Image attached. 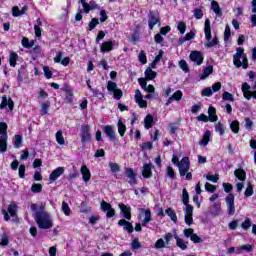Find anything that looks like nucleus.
Instances as JSON below:
<instances>
[{
	"mask_svg": "<svg viewBox=\"0 0 256 256\" xmlns=\"http://www.w3.org/2000/svg\"><path fill=\"white\" fill-rule=\"evenodd\" d=\"M31 211L34 212V220L39 229H51V227H53V217L50 216L49 212L43 209V206L32 204Z\"/></svg>",
	"mask_w": 256,
	"mask_h": 256,
	"instance_id": "obj_1",
	"label": "nucleus"
},
{
	"mask_svg": "<svg viewBox=\"0 0 256 256\" xmlns=\"http://www.w3.org/2000/svg\"><path fill=\"white\" fill-rule=\"evenodd\" d=\"M204 35L206 39V43H204V47L207 49H211V47H215L219 45V38L211 34V21L209 19L205 20L204 23Z\"/></svg>",
	"mask_w": 256,
	"mask_h": 256,
	"instance_id": "obj_2",
	"label": "nucleus"
},
{
	"mask_svg": "<svg viewBox=\"0 0 256 256\" xmlns=\"http://www.w3.org/2000/svg\"><path fill=\"white\" fill-rule=\"evenodd\" d=\"M182 203L185 205V223L186 225H193V206L189 204V192L185 188L182 191Z\"/></svg>",
	"mask_w": 256,
	"mask_h": 256,
	"instance_id": "obj_3",
	"label": "nucleus"
},
{
	"mask_svg": "<svg viewBox=\"0 0 256 256\" xmlns=\"http://www.w3.org/2000/svg\"><path fill=\"white\" fill-rule=\"evenodd\" d=\"M233 64L235 67H243L247 69L249 67V61L247 60V54H245V49L243 47H238L236 53L233 56Z\"/></svg>",
	"mask_w": 256,
	"mask_h": 256,
	"instance_id": "obj_4",
	"label": "nucleus"
},
{
	"mask_svg": "<svg viewBox=\"0 0 256 256\" xmlns=\"http://www.w3.org/2000/svg\"><path fill=\"white\" fill-rule=\"evenodd\" d=\"M17 203L12 202L8 205L7 210L2 209V215H4V221H9L11 217H17Z\"/></svg>",
	"mask_w": 256,
	"mask_h": 256,
	"instance_id": "obj_5",
	"label": "nucleus"
},
{
	"mask_svg": "<svg viewBox=\"0 0 256 256\" xmlns=\"http://www.w3.org/2000/svg\"><path fill=\"white\" fill-rule=\"evenodd\" d=\"M107 90L109 91V93L113 94L114 99H116L117 101H119V99L123 97V91L117 88V83L113 81H108Z\"/></svg>",
	"mask_w": 256,
	"mask_h": 256,
	"instance_id": "obj_6",
	"label": "nucleus"
},
{
	"mask_svg": "<svg viewBox=\"0 0 256 256\" xmlns=\"http://www.w3.org/2000/svg\"><path fill=\"white\" fill-rule=\"evenodd\" d=\"M178 169L180 177H185V175H187L189 169H191V162H189L188 157H184L181 159L180 163H178Z\"/></svg>",
	"mask_w": 256,
	"mask_h": 256,
	"instance_id": "obj_7",
	"label": "nucleus"
},
{
	"mask_svg": "<svg viewBox=\"0 0 256 256\" xmlns=\"http://www.w3.org/2000/svg\"><path fill=\"white\" fill-rule=\"evenodd\" d=\"M8 107V111H13V109H15V102L13 101V99L7 97V96H2V101L0 104V109H7Z\"/></svg>",
	"mask_w": 256,
	"mask_h": 256,
	"instance_id": "obj_8",
	"label": "nucleus"
},
{
	"mask_svg": "<svg viewBox=\"0 0 256 256\" xmlns=\"http://www.w3.org/2000/svg\"><path fill=\"white\" fill-rule=\"evenodd\" d=\"M100 209L106 213V217L111 219V217H115V209L106 201H102L100 204Z\"/></svg>",
	"mask_w": 256,
	"mask_h": 256,
	"instance_id": "obj_9",
	"label": "nucleus"
},
{
	"mask_svg": "<svg viewBox=\"0 0 256 256\" xmlns=\"http://www.w3.org/2000/svg\"><path fill=\"white\" fill-rule=\"evenodd\" d=\"M250 89H251V86H249L247 82L242 84V93L245 99H247V101H251V97L256 99V91H251Z\"/></svg>",
	"mask_w": 256,
	"mask_h": 256,
	"instance_id": "obj_10",
	"label": "nucleus"
},
{
	"mask_svg": "<svg viewBox=\"0 0 256 256\" xmlns=\"http://www.w3.org/2000/svg\"><path fill=\"white\" fill-rule=\"evenodd\" d=\"M81 141L82 143H89L91 141V127L89 125L81 127Z\"/></svg>",
	"mask_w": 256,
	"mask_h": 256,
	"instance_id": "obj_11",
	"label": "nucleus"
},
{
	"mask_svg": "<svg viewBox=\"0 0 256 256\" xmlns=\"http://www.w3.org/2000/svg\"><path fill=\"white\" fill-rule=\"evenodd\" d=\"M140 217H143L144 219L142 220V227H147L148 223H151V210L150 209H145V208H140Z\"/></svg>",
	"mask_w": 256,
	"mask_h": 256,
	"instance_id": "obj_12",
	"label": "nucleus"
},
{
	"mask_svg": "<svg viewBox=\"0 0 256 256\" xmlns=\"http://www.w3.org/2000/svg\"><path fill=\"white\" fill-rule=\"evenodd\" d=\"M115 45H116V47H119L118 42L106 41L101 44L100 51H101V53H109V51H113V49H115Z\"/></svg>",
	"mask_w": 256,
	"mask_h": 256,
	"instance_id": "obj_13",
	"label": "nucleus"
},
{
	"mask_svg": "<svg viewBox=\"0 0 256 256\" xmlns=\"http://www.w3.org/2000/svg\"><path fill=\"white\" fill-rule=\"evenodd\" d=\"M189 58L192 63H196V65H203V53L200 51H192Z\"/></svg>",
	"mask_w": 256,
	"mask_h": 256,
	"instance_id": "obj_14",
	"label": "nucleus"
},
{
	"mask_svg": "<svg viewBox=\"0 0 256 256\" xmlns=\"http://www.w3.org/2000/svg\"><path fill=\"white\" fill-rule=\"evenodd\" d=\"M226 203L228 207V215H235V196L229 194L226 198Z\"/></svg>",
	"mask_w": 256,
	"mask_h": 256,
	"instance_id": "obj_15",
	"label": "nucleus"
},
{
	"mask_svg": "<svg viewBox=\"0 0 256 256\" xmlns=\"http://www.w3.org/2000/svg\"><path fill=\"white\" fill-rule=\"evenodd\" d=\"M134 99L139 107H141V109H145L147 107V100L143 99V94H141V90L137 89L135 91Z\"/></svg>",
	"mask_w": 256,
	"mask_h": 256,
	"instance_id": "obj_16",
	"label": "nucleus"
},
{
	"mask_svg": "<svg viewBox=\"0 0 256 256\" xmlns=\"http://www.w3.org/2000/svg\"><path fill=\"white\" fill-rule=\"evenodd\" d=\"M80 173L82 175V181H84V183H89V181H91V170H89L87 165H82Z\"/></svg>",
	"mask_w": 256,
	"mask_h": 256,
	"instance_id": "obj_17",
	"label": "nucleus"
},
{
	"mask_svg": "<svg viewBox=\"0 0 256 256\" xmlns=\"http://www.w3.org/2000/svg\"><path fill=\"white\" fill-rule=\"evenodd\" d=\"M118 207L121 210L124 219H127V221H131V207L122 203L118 204Z\"/></svg>",
	"mask_w": 256,
	"mask_h": 256,
	"instance_id": "obj_18",
	"label": "nucleus"
},
{
	"mask_svg": "<svg viewBox=\"0 0 256 256\" xmlns=\"http://www.w3.org/2000/svg\"><path fill=\"white\" fill-rule=\"evenodd\" d=\"M126 177L129 178L128 183L130 185H137V174H135L133 168H126Z\"/></svg>",
	"mask_w": 256,
	"mask_h": 256,
	"instance_id": "obj_19",
	"label": "nucleus"
},
{
	"mask_svg": "<svg viewBox=\"0 0 256 256\" xmlns=\"http://www.w3.org/2000/svg\"><path fill=\"white\" fill-rule=\"evenodd\" d=\"M63 173H65V168L63 167H58L55 170H53L49 176L51 183L57 181V179H59V176L63 175Z\"/></svg>",
	"mask_w": 256,
	"mask_h": 256,
	"instance_id": "obj_20",
	"label": "nucleus"
},
{
	"mask_svg": "<svg viewBox=\"0 0 256 256\" xmlns=\"http://www.w3.org/2000/svg\"><path fill=\"white\" fill-rule=\"evenodd\" d=\"M152 169H153V165L151 164L145 163L143 165L142 176L144 177V179H150V177L153 176Z\"/></svg>",
	"mask_w": 256,
	"mask_h": 256,
	"instance_id": "obj_21",
	"label": "nucleus"
},
{
	"mask_svg": "<svg viewBox=\"0 0 256 256\" xmlns=\"http://www.w3.org/2000/svg\"><path fill=\"white\" fill-rule=\"evenodd\" d=\"M29 11V7L24 6L21 10L19 9V6L12 7V15L13 17H21V15H25Z\"/></svg>",
	"mask_w": 256,
	"mask_h": 256,
	"instance_id": "obj_22",
	"label": "nucleus"
},
{
	"mask_svg": "<svg viewBox=\"0 0 256 256\" xmlns=\"http://www.w3.org/2000/svg\"><path fill=\"white\" fill-rule=\"evenodd\" d=\"M181 99H183V92L181 90H178L171 97L168 98L166 105H171L173 101H181Z\"/></svg>",
	"mask_w": 256,
	"mask_h": 256,
	"instance_id": "obj_23",
	"label": "nucleus"
},
{
	"mask_svg": "<svg viewBox=\"0 0 256 256\" xmlns=\"http://www.w3.org/2000/svg\"><path fill=\"white\" fill-rule=\"evenodd\" d=\"M118 225L120 227H123L124 231H127L128 233H133V224H131L129 221L121 219L119 220Z\"/></svg>",
	"mask_w": 256,
	"mask_h": 256,
	"instance_id": "obj_24",
	"label": "nucleus"
},
{
	"mask_svg": "<svg viewBox=\"0 0 256 256\" xmlns=\"http://www.w3.org/2000/svg\"><path fill=\"white\" fill-rule=\"evenodd\" d=\"M104 133L110 141H115V129H113V126L111 125L105 126Z\"/></svg>",
	"mask_w": 256,
	"mask_h": 256,
	"instance_id": "obj_25",
	"label": "nucleus"
},
{
	"mask_svg": "<svg viewBox=\"0 0 256 256\" xmlns=\"http://www.w3.org/2000/svg\"><path fill=\"white\" fill-rule=\"evenodd\" d=\"M197 35V30H191L188 32L185 37H182L179 39V44L183 45L186 41H191V39H195V36Z\"/></svg>",
	"mask_w": 256,
	"mask_h": 256,
	"instance_id": "obj_26",
	"label": "nucleus"
},
{
	"mask_svg": "<svg viewBox=\"0 0 256 256\" xmlns=\"http://www.w3.org/2000/svg\"><path fill=\"white\" fill-rule=\"evenodd\" d=\"M157 23H159V17L157 16V14H155V12H151L149 14V28L153 29L155 25H157Z\"/></svg>",
	"mask_w": 256,
	"mask_h": 256,
	"instance_id": "obj_27",
	"label": "nucleus"
},
{
	"mask_svg": "<svg viewBox=\"0 0 256 256\" xmlns=\"http://www.w3.org/2000/svg\"><path fill=\"white\" fill-rule=\"evenodd\" d=\"M234 175L237 179H239V181H245V179H247V172H245V170H243V168H238L234 171Z\"/></svg>",
	"mask_w": 256,
	"mask_h": 256,
	"instance_id": "obj_28",
	"label": "nucleus"
},
{
	"mask_svg": "<svg viewBox=\"0 0 256 256\" xmlns=\"http://www.w3.org/2000/svg\"><path fill=\"white\" fill-rule=\"evenodd\" d=\"M174 239L176 240V245L181 249L182 251H186L187 244L185 243L184 239L179 238V235L177 233L174 234Z\"/></svg>",
	"mask_w": 256,
	"mask_h": 256,
	"instance_id": "obj_29",
	"label": "nucleus"
},
{
	"mask_svg": "<svg viewBox=\"0 0 256 256\" xmlns=\"http://www.w3.org/2000/svg\"><path fill=\"white\" fill-rule=\"evenodd\" d=\"M211 9L217 17H221L223 15V11H221V7L217 1L211 2Z\"/></svg>",
	"mask_w": 256,
	"mask_h": 256,
	"instance_id": "obj_30",
	"label": "nucleus"
},
{
	"mask_svg": "<svg viewBox=\"0 0 256 256\" xmlns=\"http://www.w3.org/2000/svg\"><path fill=\"white\" fill-rule=\"evenodd\" d=\"M18 59H19V55L16 52L11 51L9 55L10 67H17Z\"/></svg>",
	"mask_w": 256,
	"mask_h": 256,
	"instance_id": "obj_31",
	"label": "nucleus"
},
{
	"mask_svg": "<svg viewBox=\"0 0 256 256\" xmlns=\"http://www.w3.org/2000/svg\"><path fill=\"white\" fill-rule=\"evenodd\" d=\"M117 127L120 137H123L125 135V132L127 131V127L125 126V123H123V119L120 118L118 120Z\"/></svg>",
	"mask_w": 256,
	"mask_h": 256,
	"instance_id": "obj_32",
	"label": "nucleus"
},
{
	"mask_svg": "<svg viewBox=\"0 0 256 256\" xmlns=\"http://www.w3.org/2000/svg\"><path fill=\"white\" fill-rule=\"evenodd\" d=\"M208 114H209L210 121L212 123H215V121H217V119H218L217 110L214 107L210 106L208 108Z\"/></svg>",
	"mask_w": 256,
	"mask_h": 256,
	"instance_id": "obj_33",
	"label": "nucleus"
},
{
	"mask_svg": "<svg viewBox=\"0 0 256 256\" xmlns=\"http://www.w3.org/2000/svg\"><path fill=\"white\" fill-rule=\"evenodd\" d=\"M153 116L151 114L146 115L145 119H144V127L145 129H151V127H153Z\"/></svg>",
	"mask_w": 256,
	"mask_h": 256,
	"instance_id": "obj_34",
	"label": "nucleus"
},
{
	"mask_svg": "<svg viewBox=\"0 0 256 256\" xmlns=\"http://www.w3.org/2000/svg\"><path fill=\"white\" fill-rule=\"evenodd\" d=\"M7 139L8 136H0V153L7 151Z\"/></svg>",
	"mask_w": 256,
	"mask_h": 256,
	"instance_id": "obj_35",
	"label": "nucleus"
},
{
	"mask_svg": "<svg viewBox=\"0 0 256 256\" xmlns=\"http://www.w3.org/2000/svg\"><path fill=\"white\" fill-rule=\"evenodd\" d=\"M165 213L166 215H168V217H170L173 223H177V213H175V210L173 208H167L165 210Z\"/></svg>",
	"mask_w": 256,
	"mask_h": 256,
	"instance_id": "obj_36",
	"label": "nucleus"
},
{
	"mask_svg": "<svg viewBox=\"0 0 256 256\" xmlns=\"http://www.w3.org/2000/svg\"><path fill=\"white\" fill-rule=\"evenodd\" d=\"M145 75H146V79L148 81H152V79H155V77H157V72L153 71V69H151V67H148L145 70Z\"/></svg>",
	"mask_w": 256,
	"mask_h": 256,
	"instance_id": "obj_37",
	"label": "nucleus"
},
{
	"mask_svg": "<svg viewBox=\"0 0 256 256\" xmlns=\"http://www.w3.org/2000/svg\"><path fill=\"white\" fill-rule=\"evenodd\" d=\"M211 139V133L209 132V130H207L202 138V140L200 141V145H202V147H207V145L209 144V141Z\"/></svg>",
	"mask_w": 256,
	"mask_h": 256,
	"instance_id": "obj_38",
	"label": "nucleus"
},
{
	"mask_svg": "<svg viewBox=\"0 0 256 256\" xmlns=\"http://www.w3.org/2000/svg\"><path fill=\"white\" fill-rule=\"evenodd\" d=\"M83 7V12L84 13H89V11H93V9H97V4L95 1H91L90 3L86 2V6Z\"/></svg>",
	"mask_w": 256,
	"mask_h": 256,
	"instance_id": "obj_39",
	"label": "nucleus"
},
{
	"mask_svg": "<svg viewBox=\"0 0 256 256\" xmlns=\"http://www.w3.org/2000/svg\"><path fill=\"white\" fill-rule=\"evenodd\" d=\"M13 143H14L15 149H19L21 147V145H23V136L15 135Z\"/></svg>",
	"mask_w": 256,
	"mask_h": 256,
	"instance_id": "obj_40",
	"label": "nucleus"
},
{
	"mask_svg": "<svg viewBox=\"0 0 256 256\" xmlns=\"http://www.w3.org/2000/svg\"><path fill=\"white\" fill-rule=\"evenodd\" d=\"M55 137L58 145H65V137H63V131L61 130L57 131Z\"/></svg>",
	"mask_w": 256,
	"mask_h": 256,
	"instance_id": "obj_41",
	"label": "nucleus"
},
{
	"mask_svg": "<svg viewBox=\"0 0 256 256\" xmlns=\"http://www.w3.org/2000/svg\"><path fill=\"white\" fill-rule=\"evenodd\" d=\"M61 210L64 215H66V217H69V215H71V207H69V204L65 201L62 202Z\"/></svg>",
	"mask_w": 256,
	"mask_h": 256,
	"instance_id": "obj_42",
	"label": "nucleus"
},
{
	"mask_svg": "<svg viewBox=\"0 0 256 256\" xmlns=\"http://www.w3.org/2000/svg\"><path fill=\"white\" fill-rule=\"evenodd\" d=\"M241 251H247L249 253L253 251V246L251 244H245L236 248V253H241Z\"/></svg>",
	"mask_w": 256,
	"mask_h": 256,
	"instance_id": "obj_43",
	"label": "nucleus"
},
{
	"mask_svg": "<svg viewBox=\"0 0 256 256\" xmlns=\"http://www.w3.org/2000/svg\"><path fill=\"white\" fill-rule=\"evenodd\" d=\"M155 249H165L167 248V244L165 242V240L163 238H160L158 239L156 242H155V245H154Z\"/></svg>",
	"mask_w": 256,
	"mask_h": 256,
	"instance_id": "obj_44",
	"label": "nucleus"
},
{
	"mask_svg": "<svg viewBox=\"0 0 256 256\" xmlns=\"http://www.w3.org/2000/svg\"><path fill=\"white\" fill-rule=\"evenodd\" d=\"M36 23H37V25H35L34 26V31H35V36L36 37H41V18H38L37 20H36Z\"/></svg>",
	"mask_w": 256,
	"mask_h": 256,
	"instance_id": "obj_45",
	"label": "nucleus"
},
{
	"mask_svg": "<svg viewBox=\"0 0 256 256\" xmlns=\"http://www.w3.org/2000/svg\"><path fill=\"white\" fill-rule=\"evenodd\" d=\"M211 73H213V67L208 66L204 69L203 73L200 75V79H207V77H209V75H211Z\"/></svg>",
	"mask_w": 256,
	"mask_h": 256,
	"instance_id": "obj_46",
	"label": "nucleus"
},
{
	"mask_svg": "<svg viewBox=\"0 0 256 256\" xmlns=\"http://www.w3.org/2000/svg\"><path fill=\"white\" fill-rule=\"evenodd\" d=\"M131 249L133 251H137L138 249H141V242H139V238H134L131 242Z\"/></svg>",
	"mask_w": 256,
	"mask_h": 256,
	"instance_id": "obj_47",
	"label": "nucleus"
},
{
	"mask_svg": "<svg viewBox=\"0 0 256 256\" xmlns=\"http://www.w3.org/2000/svg\"><path fill=\"white\" fill-rule=\"evenodd\" d=\"M0 137H8L7 136V123L0 122Z\"/></svg>",
	"mask_w": 256,
	"mask_h": 256,
	"instance_id": "obj_48",
	"label": "nucleus"
},
{
	"mask_svg": "<svg viewBox=\"0 0 256 256\" xmlns=\"http://www.w3.org/2000/svg\"><path fill=\"white\" fill-rule=\"evenodd\" d=\"M33 45H35L34 41H29V38H23L22 39V46L25 47V49H31V47H33Z\"/></svg>",
	"mask_w": 256,
	"mask_h": 256,
	"instance_id": "obj_49",
	"label": "nucleus"
},
{
	"mask_svg": "<svg viewBox=\"0 0 256 256\" xmlns=\"http://www.w3.org/2000/svg\"><path fill=\"white\" fill-rule=\"evenodd\" d=\"M138 61H140V63H142V65H146L147 64V54L145 53V51L141 50L139 55H138Z\"/></svg>",
	"mask_w": 256,
	"mask_h": 256,
	"instance_id": "obj_50",
	"label": "nucleus"
},
{
	"mask_svg": "<svg viewBox=\"0 0 256 256\" xmlns=\"http://www.w3.org/2000/svg\"><path fill=\"white\" fill-rule=\"evenodd\" d=\"M177 29L179 30L181 35H185V31H187V24H185V22L183 21H180L177 24Z\"/></svg>",
	"mask_w": 256,
	"mask_h": 256,
	"instance_id": "obj_51",
	"label": "nucleus"
},
{
	"mask_svg": "<svg viewBox=\"0 0 256 256\" xmlns=\"http://www.w3.org/2000/svg\"><path fill=\"white\" fill-rule=\"evenodd\" d=\"M32 193H41L43 191V185L34 183L31 187Z\"/></svg>",
	"mask_w": 256,
	"mask_h": 256,
	"instance_id": "obj_52",
	"label": "nucleus"
},
{
	"mask_svg": "<svg viewBox=\"0 0 256 256\" xmlns=\"http://www.w3.org/2000/svg\"><path fill=\"white\" fill-rule=\"evenodd\" d=\"M216 133H219V135H225V126L221 124V122H218L215 125Z\"/></svg>",
	"mask_w": 256,
	"mask_h": 256,
	"instance_id": "obj_53",
	"label": "nucleus"
},
{
	"mask_svg": "<svg viewBox=\"0 0 256 256\" xmlns=\"http://www.w3.org/2000/svg\"><path fill=\"white\" fill-rule=\"evenodd\" d=\"M179 67L182 69V71H184V73H189V65L187 64V61L180 60Z\"/></svg>",
	"mask_w": 256,
	"mask_h": 256,
	"instance_id": "obj_54",
	"label": "nucleus"
},
{
	"mask_svg": "<svg viewBox=\"0 0 256 256\" xmlns=\"http://www.w3.org/2000/svg\"><path fill=\"white\" fill-rule=\"evenodd\" d=\"M173 237H175V234H172V233H167L164 236V242L166 243L167 247L171 245V241L173 240Z\"/></svg>",
	"mask_w": 256,
	"mask_h": 256,
	"instance_id": "obj_55",
	"label": "nucleus"
},
{
	"mask_svg": "<svg viewBox=\"0 0 256 256\" xmlns=\"http://www.w3.org/2000/svg\"><path fill=\"white\" fill-rule=\"evenodd\" d=\"M230 129L232 132H234L235 134L239 133V121H233L230 124Z\"/></svg>",
	"mask_w": 256,
	"mask_h": 256,
	"instance_id": "obj_56",
	"label": "nucleus"
},
{
	"mask_svg": "<svg viewBox=\"0 0 256 256\" xmlns=\"http://www.w3.org/2000/svg\"><path fill=\"white\" fill-rule=\"evenodd\" d=\"M222 99L223 101H235V98L233 97V94L229 92H224L222 94Z\"/></svg>",
	"mask_w": 256,
	"mask_h": 256,
	"instance_id": "obj_57",
	"label": "nucleus"
},
{
	"mask_svg": "<svg viewBox=\"0 0 256 256\" xmlns=\"http://www.w3.org/2000/svg\"><path fill=\"white\" fill-rule=\"evenodd\" d=\"M213 95V90L211 87H206L202 90L203 97H211Z\"/></svg>",
	"mask_w": 256,
	"mask_h": 256,
	"instance_id": "obj_58",
	"label": "nucleus"
},
{
	"mask_svg": "<svg viewBox=\"0 0 256 256\" xmlns=\"http://www.w3.org/2000/svg\"><path fill=\"white\" fill-rule=\"evenodd\" d=\"M166 175L167 177H169L170 179H175V170H173V167L168 166L166 168Z\"/></svg>",
	"mask_w": 256,
	"mask_h": 256,
	"instance_id": "obj_59",
	"label": "nucleus"
},
{
	"mask_svg": "<svg viewBox=\"0 0 256 256\" xmlns=\"http://www.w3.org/2000/svg\"><path fill=\"white\" fill-rule=\"evenodd\" d=\"M229 37H231V27L227 24L224 31V41H229Z\"/></svg>",
	"mask_w": 256,
	"mask_h": 256,
	"instance_id": "obj_60",
	"label": "nucleus"
},
{
	"mask_svg": "<svg viewBox=\"0 0 256 256\" xmlns=\"http://www.w3.org/2000/svg\"><path fill=\"white\" fill-rule=\"evenodd\" d=\"M251 219L247 218L244 220V222L241 224V227L244 231H247L251 227Z\"/></svg>",
	"mask_w": 256,
	"mask_h": 256,
	"instance_id": "obj_61",
	"label": "nucleus"
},
{
	"mask_svg": "<svg viewBox=\"0 0 256 256\" xmlns=\"http://www.w3.org/2000/svg\"><path fill=\"white\" fill-rule=\"evenodd\" d=\"M43 71L46 79H51V77H53V72L51 71V69H49V67L44 66Z\"/></svg>",
	"mask_w": 256,
	"mask_h": 256,
	"instance_id": "obj_62",
	"label": "nucleus"
},
{
	"mask_svg": "<svg viewBox=\"0 0 256 256\" xmlns=\"http://www.w3.org/2000/svg\"><path fill=\"white\" fill-rule=\"evenodd\" d=\"M194 17L195 19H203V10L199 8L194 9Z\"/></svg>",
	"mask_w": 256,
	"mask_h": 256,
	"instance_id": "obj_63",
	"label": "nucleus"
},
{
	"mask_svg": "<svg viewBox=\"0 0 256 256\" xmlns=\"http://www.w3.org/2000/svg\"><path fill=\"white\" fill-rule=\"evenodd\" d=\"M190 241L194 242V243H203V240H201V237H199V235L197 234H192V236L190 237Z\"/></svg>",
	"mask_w": 256,
	"mask_h": 256,
	"instance_id": "obj_64",
	"label": "nucleus"
}]
</instances>
